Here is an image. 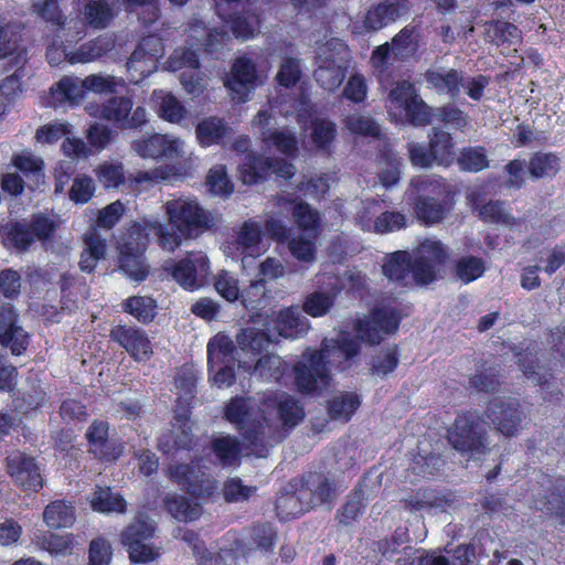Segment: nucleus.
I'll return each instance as SVG.
<instances>
[{
  "label": "nucleus",
  "instance_id": "f257e3e1",
  "mask_svg": "<svg viewBox=\"0 0 565 565\" xmlns=\"http://www.w3.org/2000/svg\"><path fill=\"white\" fill-rule=\"evenodd\" d=\"M225 416L237 425L249 454L265 458L269 448L281 441L302 420L305 413L295 397L277 393L265 399L263 420L254 417L248 402L244 398L232 399L226 406Z\"/></svg>",
  "mask_w": 565,
  "mask_h": 565
},
{
  "label": "nucleus",
  "instance_id": "f03ea898",
  "mask_svg": "<svg viewBox=\"0 0 565 565\" xmlns=\"http://www.w3.org/2000/svg\"><path fill=\"white\" fill-rule=\"evenodd\" d=\"M360 342L349 333L337 339H324L320 350H307L295 366L296 383L303 393L320 392L331 382L329 366L344 370V362L356 356Z\"/></svg>",
  "mask_w": 565,
  "mask_h": 565
},
{
  "label": "nucleus",
  "instance_id": "7ed1b4c3",
  "mask_svg": "<svg viewBox=\"0 0 565 565\" xmlns=\"http://www.w3.org/2000/svg\"><path fill=\"white\" fill-rule=\"evenodd\" d=\"M171 227L159 221L145 223L148 234L157 237L159 246L168 252H174L182 237L194 238L212 225L211 214L205 211L196 200L180 196L168 200L164 204Z\"/></svg>",
  "mask_w": 565,
  "mask_h": 565
},
{
  "label": "nucleus",
  "instance_id": "20e7f679",
  "mask_svg": "<svg viewBox=\"0 0 565 565\" xmlns=\"http://www.w3.org/2000/svg\"><path fill=\"white\" fill-rule=\"evenodd\" d=\"M247 143H233L236 152L241 180L245 184H255L265 180L271 173L289 179L295 174V168L287 160L271 154H257L247 151Z\"/></svg>",
  "mask_w": 565,
  "mask_h": 565
},
{
  "label": "nucleus",
  "instance_id": "39448f33",
  "mask_svg": "<svg viewBox=\"0 0 565 565\" xmlns=\"http://www.w3.org/2000/svg\"><path fill=\"white\" fill-rule=\"evenodd\" d=\"M53 218L41 213L31 220L12 222L0 227L3 244L19 252H25L35 241H46L56 230Z\"/></svg>",
  "mask_w": 565,
  "mask_h": 565
},
{
  "label": "nucleus",
  "instance_id": "423d86ee",
  "mask_svg": "<svg viewBox=\"0 0 565 565\" xmlns=\"http://www.w3.org/2000/svg\"><path fill=\"white\" fill-rule=\"evenodd\" d=\"M438 186V182L429 177H416L411 180L405 192L407 200L414 205L417 218L426 224L439 223L449 211L446 203L428 195Z\"/></svg>",
  "mask_w": 565,
  "mask_h": 565
},
{
  "label": "nucleus",
  "instance_id": "0eeeda50",
  "mask_svg": "<svg viewBox=\"0 0 565 565\" xmlns=\"http://www.w3.org/2000/svg\"><path fill=\"white\" fill-rule=\"evenodd\" d=\"M154 533V523L145 513H138L120 533V541L127 547L132 563H148L159 557L158 548L147 543Z\"/></svg>",
  "mask_w": 565,
  "mask_h": 565
},
{
  "label": "nucleus",
  "instance_id": "6e6552de",
  "mask_svg": "<svg viewBox=\"0 0 565 565\" xmlns=\"http://www.w3.org/2000/svg\"><path fill=\"white\" fill-rule=\"evenodd\" d=\"M162 268L180 286L189 290L204 286L210 275V262L202 252H191L178 262L166 260Z\"/></svg>",
  "mask_w": 565,
  "mask_h": 565
},
{
  "label": "nucleus",
  "instance_id": "1a4fd4ad",
  "mask_svg": "<svg viewBox=\"0 0 565 565\" xmlns=\"http://www.w3.org/2000/svg\"><path fill=\"white\" fill-rule=\"evenodd\" d=\"M401 316L392 307L373 309L355 323L356 338L369 344H379L385 335L398 329Z\"/></svg>",
  "mask_w": 565,
  "mask_h": 565
},
{
  "label": "nucleus",
  "instance_id": "9d476101",
  "mask_svg": "<svg viewBox=\"0 0 565 565\" xmlns=\"http://www.w3.org/2000/svg\"><path fill=\"white\" fill-rule=\"evenodd\" d=\"M412 257L417 286H426L436 280L437 271L448 259V253L440 241L426 238L417 246Z\"/></svg>",
  "mask_w": 565,
  "mask_h": 565
},
{
  "label": "nucleus",
  "instance_id": "9b49d317",
  "mask_svg": "<svg viewBox=\"0 0 565 565\" xmlns=\"http://www.w3.org/2000/svg\"><path fill=\"white\" fill-rule=\"evenodd\" d=\"M414 4L412 0H380L372 3L362 17V28L366 33H375L407 18Z\"/></svg>",
  "mask_w": 565,
  "mask_h": 565
},
{
  "label": "nucleus",
  "instance_id": "f8f14e48",
  "mask_svg": "<svg viewBox=\"0 0 565 565\" xmlns=\"http://www.w3.org/2000/svg\"><path fill=\"white\" fill-rule=\"evenodd\" d=\"M487 431L484 424L473 416H460L456 419L448 439L452 447L461 452L483 454Z\"/></svg>",
  "mask_w": 565,
  "mask_h": 565
},
{
  "label": "nucleus",
  "instance_id": "ddd939ff",
  "mask_svg": "<svg viewBox=\"0 0 565 565\" xmlns=\"http://www.w3.org/2000/svg\"><path fill=\"white\" fill-rule=\"evenodd\" d=\"M168 477L196 498H210L217 489L216 481L194 461L170 466Z\"/></svg>",
  "mask_w": 565,
  "mask_h": 565
},
{
  "label": "nucleus",
  "instance_id": "4468645a",
  "mask_svg": "<svg viewBox=\"0 0 565 565\" xmlns=\"http://www.w3.org/2000/svg\"><path fill=\"white\" fill-rule=\"evenodd\" d=\"M257 85L258 71L256 64L249 57H236L224 81V86L230 90L232 99L239 104L246 103Z\"/></svg>",
  "mask_w": 565,
  "mask_h": 565
},
{
  "label": "nucleus",
  "instance_id": "2eb2a0df",
  "mask_svg": "<svg viewBox=\"0 0 565 565\" xmlns=\"http://www.w3.org/2000/svg\"><path fill=\"white\" fill-rule=\"evenodd\" d=\"M146 246V235L137 227L119 247V268L132 280L142 281L149 274L143 258Z\"/></svg>",
  "mask_w": 565,
  "mask_h": 565
},
{
  "label": "nucleus",
  "instance_id": "dca6fc26",
  "mask_svg": "<svg viewBox=\"0 0 565 565\" xmlns=\"http://www.w3.org/2000/svg\"><path fill=\"white\" fill-rule=\"evenodd\" d=\"M486 416L507 437L514 436L525 418L520 403L512 398H493L488 405Z\"/></svg>",
  "mask_w": 565,
  "mask_h": 565
},
{
  "label": "nucleus",
  "instance_id": "f3484780",
  "mask_svg": "<svg viewBox=\"0 0 565 565\" xmlns=\"http://www.w3.org/2000/svg\"><path fill=\"white\" fill-rule=\"evenodd\" d=\"M163 45L156 36L143 38L127 62L128 72L137 78L142 81L150 76L157 70L159 57L162 56Z\"/></svg>",
  "mask_w": 565,
  "mask_h": 565
},
{
  "label": "nucleus",
  "instance_id": "a211bd4d",
  "mask_svg": "<svg viewBox=\"0 0 565 565\" xmlns=\"http://www.w3.org/2000/svg\"><path fill=\"white\" fill-rule=\"evenodd\" d=\"M396 565H477L475 550L468 545L458 546L450 556L431 555L425 551L406 548Z\"/></svg>",
  "mask_w": 565,
  "mask_h": 565
},
{
  "label": "nucleus",
  "instance_id": "6ab92c4d",
  "mask_svg": "<svg viewBox=\"0 0 565 565\" xmlns=\"http://www.w3.org/2000/svg\"><path fill=\"white\" fill-rule=\"evenodd\" d=\"M109 337L137 362H146L153 354L150 339L143 330L137 327L115 326L110 330Z\"/></svg>",
  "mask_w": 565,
  "mask_h": 565
},
{
  "label": "nucleus",
  "instance_id": "aec40b11",
  "mask_svg": "<svg viewBox=\"0 0 565 565\" xmlns=\"http://www.w3.org/2000/svg\"><path fill=\"white\" fill-rule=\"evenodd\" d=\"M181 143H134V151L143 159L161 160L179 173L191 166V153Z\"/></svg>",
  "mask_w": 565,
  "mask_h": 565
},
{
  "label": "nucleus",
  "instance_id": "412c9836",
  "mask_svg": "<svg viewBox=\"0 0 565 565\" xmlns=\"http://www.w3.org/2000/svg\"><path fill=\"white\" fill-rule=\"evenodd\" d=\"M81 30L77 35L85 34V28L104 30L110 25L115 18L113 4L109 0H76Z\"/></svg>",
  "mask_w": 565,
  "mask_h": 565
},
{
  "label": "nucleus",
  "instance_id": "4be33fe9",
  "mask_svg": "<svg viewBox=\"0 0 565 565\" xmlns=\"http://www.w3.org/2000/svg\"><path fill=\"white\" fill-rule=\"evenodd\" d=\"M7 467L14 482L24 490L36 492L43 487V479L34 458L14 452L7 458Z\"/></svg>",
  "mask_w": 565,
  "mask_h": 565
},
{
  "label": "nucleus",
  "instance_id": "5701e85b",
  "mask_svg": "<svg viewBox=\"0 0 565 565\" xmlns=\"http://www.w3.org/2000/svg\"><path fill=\"white\" fill-rule=\"evenodd\" d=\"M468 200L482 221L487 223L501 224L507 227H513L516 224L514 216L505 209L504 202L490 201L484 203L479 190L471 191L468 194Z\"/></svg>",
  "mask_w": 565,
  "mask_h": 565
},
{
  "label": "nucleus",
  "instance_id": "b1692460",
  "mask_svg": "<svg viewBox=\"0 0 565 565\" xmlns=\"http://www.w3.org/2000/svg\"><path fill=\"white\" fill-rule=\"evenodd\" d=\"M408 151L413 164L423 168L435 162L448 166L455 159L452 143H414Z\"/></svg>",
  "mask_w": 565,
  "mask_h": 565
},
{
  "label": "nucleus",
  "instance_id": "393cba45",
  "mask_svg": "<svg viewBox=\"0 0 565 565\" xmlns=\"http://www.w3.org/2000/svg\"><path fill=\"white\" fill-rule=\"evenodd\" d=\"M422 41V26L411 22L403 26L391 40L393 60L405 62L417 55Z\"/></svg>",
  "mask_w": 565,
  "mask_h": 565
},
{
  "label": "nucleus",
  "instance_id": "a878e982",
  "mask_svg": "<svg viewBox=\"0 0 565 565\" xmlns=\"http://www.w3.org/2000/svg\"><path fill=\"white\" fill-rule=\"evenodd\" d=\"M317 68L313 72L316 82L326 90L334 92L341 86L347 75V67L339 64L329 53L316 57Z\"/></svg>",
  "mask_w": 565,
  "mask_h": 565
},
{
  "label": "nucleus",
  "instance_id": "bb28decb",
  "mask_svg": "<svg viewBox=\"0 0 565 565\" xmlns=\"http://www.w3.org/2000/svg\"><path fill=\"white\" fill-rule=\"evenodd\" d=\"M383 274L402 286L417 285L413 257L407 252L393 253L383 265Z\"/></svg>",
  "mask_w": 565,
  "mask_h": 565
},
{
  "label": "nucleus",
  "instance_id": "cd10ccee",
  "mask_svg": "<svg viewBox=\"0 0 565 565\" xmlns=\"http://www.w3.org/2000/svg\"><path fill=\"white\" fill-rule=\"evenodd\" d=\"M96 457L105 460H115L122 452L120 445L108 439V425L105 422H94L86 433Z\"/></svg>",
  "mask_w": 565,
  "mask_h": 565
},
{
  "label": "nucleus",
  "instance_id": "c85d7f7f",
  "mask_svg": "<svg viewBox=\"0 0 565 565\" xmlns=\"http://www.w3.org/2000/svg\"><path fill=\"white\" fill-rule=\"evenodd\" d=\"M84 245L78 265L82 271L92 273L98 260L106 255V239L102 237L98 230L90 227L84 234Z\"/></svg>",
  "mask_w": 565,
  "mask_h": 565
},
{
  "label": "nucleus",
  "instance_id": "c756f323",
  "mask_svg": "<svg viewBox=\"0 0 565 565\" xmlns=\"http://www.w3.org/2000/svg\"><path fill=\"white\" fill-rule=\"evenodd\" d=\"M50 94L55 104L76 105L81 103L86 95L84 79L63 76L50 88Z\"/></svg>",
  "mask_w": 565,
  "mask_h": 565
},
{
  "label": "nucleus",
  "instance_id": "7c9ffc66",
  "mask_svg": "<svg viewBox=\"0 0 565 565\" xmlns=\"http://www.w3.org/2000/svg\"><path fill=\"white\" fill-rule=\"evenodd\" d=\"M115 46V42L107 35H98L97 38L83 43L77 50L70 52L68 63L85 64L98 60L110 52Z\"/></svg>",
  "mask_w": 565,
  "mask_h": 565
},
{
  "label": "nucleus",
  "instance_id": "2f4dec72",
  "mask_svg": "<svg viewBox=\"0 0 565 565\" xmlns=\"http://www.w3.org/2000/svg\"><path fill=\"white\" fill-rule=\"evenodd\" d=\"M425 79L429 87L439 94L449 95L452 99L459 96L460 88L465 85L461 73L455 68H450L446 73L438 70H428L425 73Z\"/></svg>",
  "mask_w": 565,
  "mask_h": 565
},
{
  "label": "nucleus",
  "instance_id": "473e14b6",
  "mask_svg": "<svg viewBox=\"0 0 565 565\" xmlns=\"http://www.w3.org/2000/svg\"><path fill=\"white\" fill-rule=\"evenodd\" d=\"M163 507L179 522H192L202 514V508L198 502L178 493H168L163 499Z\"/></svg>",
  "mask_w": 565,
  "mask_h": 565
},
{
  "label": "nucleus",
  "instance_id": "72a5a7b5",
  "mask_svg": "<svg viewBox=\"0 0 565 565\" xmlns=\"http://www.w3.org/2000/svg\"><path fill=\"white\" fill-rule=\"evenodd\" d=\"M301 489L310 492L307 500L310 502L311 509L332 502L337 497L335 486L321 473L309 475Z\"/></svg>",
  "mask_w": 565,
  "mask_h": 565
},
{
  "label": "nucleus",
  "instance_id": "f704fd0d",
  "mask_svg": "<svg viewBox=\"0 0 565 565\" xmlns=\"http://www.w3.org/2000/svg\"><path fill=\"white\" fill-rule=\"evenodd\" d=\"M309 491L301 488L295 492H286L278 497L276 501V510L281 519L296 518L303 512L311 510L308 502Z\"/></svg>",
  "mask_w": 565,
  "mask_h": 565
},
{
  "label": "nucleus",
  "instance_id": "c9c22d12",
  "mask_svg": "<svg viewBox=\"0 0 565 565\" xmlns=\"http://www.w3.org/2000/svg\"><path fill=\"white\" fill-rule=\"evenodd\" d=\"M235 345L233 340L224 334L217 333L207 343L209 372L217 365L234 364Z\"/></svg>",
  "mask_w": 565,
  "mask_h": 565
},
{
  "label": "nucleus",
  "instance_id": "e433bc0d",
  "mask_svg": "<svg viewBox=\"0 0 565 565\" xmlns=\"http://www.w3.org/2000/svg\"><path fill=\"white\" fill-rule=\"evenodd\" d=\"M372 487L367 486L366 478L360 483L354 493L338 510L337 520L340 524L350 525L362 514L363 500L372 495Z\"/></svg>",
  "mask_w": 565,
  "mask_h": 565
},
{
  "label": "nucleus",
  "instance_id": "4c0bfd02",
  "mask_svg": "<svg viewBox=\"0 0 565 565\" xmlns=\"http://www.w3.org/2000/svg\"><path fill=\"white\" fill-rule=\"evenodd\" d=\"M518 363L525 379L532 384L550 386L552 374L544 365L540 364L539 358L535 353L529 351L520 353L518 356Z\"/></svg>",
  "mask_w": 565,
  "mask_h": 565
},
{
  "label": "nucleus",
  "instance_id": "58836bf2",
  "mask_svg": "<svg viewBox=\"0 0 565 565\" xmlns=\"http://www.w3.org/2000/svg\"><path fill=\"white\" fill-rule=\"evenodd\" d=\"M340 288L331 286L328 290H318L309 294L302 305L303 311L311 317L327 315L334 305Z\"/></svg>",
  "mask_w": 565,
  "mask_h": 565
},
{
  "label": "nucleus",
  "instance_id": "ea45409f",
  "mask_svg": "<svg viewBox=\"0 0 565 565\" xmlns=\"http://www.w3.org/2000/svg\"><path fill=\"white\" fill-rule=\"evenodd\" d=\"M237 246L248 256L256 257L264 252L262 244L260 225L248 220L243 223L236 238Z\"/></svg>",
  "mask_w": 565,
  "mask_h": 565
},
{
  "label": "nucleus",
  "instance_id": "a19ab883",
  "mask_svg": "<svg viewBox=\"0 0 565 565\" xmlns=\"http://www.w3.org/2000/svg\"><path fill=\"white\" fill-rule=\"evenodd\" d=\"M343 124L344 128L352 135L376 138L379 141H388L387 138L382 139L381 126L371 116L351 114L343 119Z\"/></svg>",
  "mask_w": 565,
  "mask_h": 565
},
{
  "label": "nucleus",
  "instance_id": "79ce46f5",
  "mask_svg": "<svg viewBox=\"0 0 565 565\" xmlns=\"http://www.w3.org/2000/svg\"><path fill=\"white\" fill-rule=\"evenodd\" d=\"M93 510L102 513H124L126 511V501L118 492H113L110 488L98 487L90 497Z\"/></svg>",
  "mask_w": 565,
  "mask_h": 565
},
{
  "label": "nucleus",
  "instance_id": "37998d69",
  "mask_svg": "<svg viewBox=\"0 0 565 565\" xmlns=\"http://www.w3.org/2000/svg\"><path fill=\"white\" fill-rule=\"evenodd\" d=\"M43 520L51 529L68 527L75 521L74 508L64 501H53L44 509Z\"/></svg>",
  "mask_w": 565,
  "mask_h": 565
},
{
  "label": "nucleus",
  "instance_id": "c03bdc74",
  "mask_svg": "<svg viewBox=\"0 0 565 565\" xmlns=\"http://www.w3.org/2000/svg\"><path fill=\"white\" fill-rule=\"evenodd\" d=\"M486 34L489 41L497 46L511 45L521 41L520 29L511 22L501 20L488 23Z\"/></svg>",
  "mask_w": 565,
  "mask_h": 565
},
{
  "label": "nucleus",
  "instance_id": "a18cd8bd",
  "mask_svg": "<svg viewBox=\"0 0 565 565\" xmlns=\"http://www.w3.org/2000/svg\"><path fill=\"white\" fill-rule=\"evenodd\" d=\"M358 218L364 230H374L376 233L397 231L406 225V216L401 212L394 211L383 212L373 223L370 220H364L361 212L358 214Z\"/></svg>",
  "mask_w": 565,
  "mask_h": 565
},
{
  "label": "nucleus",
  "instance_id": "49530a36",
  "mask_svg": "<svg viewBox=\"0 0 565 565\" xmlns=\"http://www.w3.org/2000/svg\"><path fill=\"white\" fill-rule=\"evenodd\" d=\"M360 404L355 393L342 392L329 402V415L332 419L348 422Z\"/></svg>",
  "mask_w": 565,
  "mask_h": 565
},
{
  "label": "nucleus",
  "instance_id": "de8ad7c7",
  "mask_svg": "<svg viewBox=\"0 0 565 565\" xmlns=\"http://www.w3.org/2000/svg\"><path fill=\"white\" fill-rule=\"evenodd\" d=\"M231 132V127L225 119L210 116L198 122L195 127L199 141H220Z\"/></svg>",
  "mask_w": 565,
  "mask_h": 565
},
{
  "label": "nucleus",
  "instance_id": "09e8293b",
  "mask_svg": "<svg viewBox=\"0 0 565 565\" xmlns=\"http://www.w3.org/2000/svg\"><path fill=\"white\" fill-rule=\"evenodd\" d=\"M274 341V335L254 327L243 329L236 337V342L242 350L254 353L262 352Z\"/></svg>",
  "mask_w": 565,
  "mask_h": 565
},
{
  "label": "nucleus",
  "instance_id": "8fccbe9b",
  "mask_svg": "<svg viewBox=\"0 0 565 565\" xmlns=\"http://www.w3.org/2000/svg\"><path fill=\"white\" fill-rule=\"evenodd\" d=\"M212 449L222 466H237L239 463L241 446L236 438L231 436L218 437L213 440Z\"/></svg>",
  "mask_w": 565,
  "mask_h": 565
},
{
  "label": "nucleus",
  "instance_id": "3c124183",
  "mask_svg": "<svg viewBox=\"0 0 565 565\" xmlns=\"http://www.w3.org/2000/svg\"><path fill=\"white\" fill-rule=\"evenodd\" d=\"M132 100L126 96L111 97L102 104L99 116L122 126L132 109Z\"/></svg>",
  "mask_w": 565,
  "mask_h": 565
},
{
  "label": "nucleus",
  "instance_id": "603ef678",
  "mask_svg": "<svg viewBox=\"0 0 565 565\" xmlns=\"http://www.w3.org/2000/svg\"><path fill=\"white\" fill-rule=\"evenodd\" d=\"M318 234H299L288 241L290 254L299 262L312 264L316 260V238Z\"/></svg>",
  "mask_w": 565,
  "mask_h": 565
},
{
  "label": "nucleus",
  "instance_id": "864d4df0",
  "mask_svg": "<svg viewBox=\"0 0 565 565\" xmlns=\"http://www.w3.org/2000/svg\"><path fill=\"white\" fill-rule=\"evenodd\" d=\"M121 127L145 131L147 136L142 137L138 141H179L177 138L170 139L168 135L150 131V124L147 119L146 109L141 106H138L130 117L128 116Z\"/></svg>",
  "mask_w": 565,
  "mask_h": 565
},
{
  "label": "nucleus",
  "instance_id": "5fc2aeb1",
  "mask_svg": "<svg viewBox=\"0 0 565 565\" xmlns=\"http://www.w3.org/2000/svg\"><path fill=\"white\" fill-rule=\"evenodd\" d=\"M22 77L23 72L21 70H17L0 83V119L6 114L7 108L22 93Z\"/></svg>",
  "mask_w": 565,
  "mask_h": 565
},
{
  "label": "nucleus",
  "instance_id": "6e6d98bb",
  "mask_svg": "<svg viewBox=\"0 0 565 565\" xmlns=\"http://www.w3.org/2000/svg\"><path fill=\"white\" fill-rule=\"evenodd\" d=\"M83 141L73 136L72 126L67 122L53 121L41 126L35 131V141Z\"/></svg>",
  "mask_w": 565,
  "mask_h": 565
},
{
  "label": "nucleus",
  "instance_id": "4d7b16f0",
  "mask_svg": "<svg viewBox=\"0 0 565 565\" xmlns=\"http://www.w3.org/2000/svg\"><path fill=\"white\" fill-rule=\"evenodd\" d=\"M273 116L268 110H259L253 120V125L260 131V141H297L296 137L289 132L271 129Z\"/></svg>",
  "mask_w": 565,
  "mask_h": 565
},
{
  "label": "nucleus",
  "instance_id": "13d9d810",
  "mask_svg": "<svg viewBox=\"0 0 565 565\" xmlns=\"http://www.w3.org/2000/svg\"><path fill=\"white\" fill-rule=\"evenodd\" d=\"M125 310L140 322L148 323L156 317V301L150 297L134 296L126 300Z\"/></svg>",
  "mask_w": 565,
  "mask_h": 565
},
{
  "label": "nucleus",
  "instance_id": "bf43d9fd",
  "mask_svg": "<svg viewBox=\"0 0 565 565\" xmlns=\"http://www.w3.org/2000/svg\"><path fill=\"white\" fill-rule=\"evenodd\" d=\"M84 85L87 92L95 94H115L117 88L125 87L126 83L122 78L113 75L90 74L84 78Z\"/></svg>",
  "mask_w": 565,
  "mask_h": 565
},
{
  "label": "nucleus",
  "instance_id": "052dcab7",
  "mask_svg": "<svg viewBox=\"0 0 565 565\" xmlns=\"http://www.w3.org/2000/svg\"><path fill=\"white\" fill-rule=\"evenodd\" d=\"M443 466L444 460L438 455L420 448L412 460L411 469L418 476H433L439 472Z\"/></svg>",
  "mask_w": 565,
  "mask_h": 565
},
{
  "label": "nucleus",
  "instance_id": "680f3d73",
  "mask_svg": "<svg viewBox=\"0 0 565 565\" xmlns=\"http://www.w3.org/2000/svg\"><path fill=\"white\" fill-rule=\"evenodd\" d=\"M256 490V487L244 484L242 479L234 477L224 482L222 493L226 502L238 503L247 501Z\"/></svg>",
  "mask_w": 565,
  "mask_h": 565
},
{
  "label": "nucleus",
  "instance_id": "e2e57ef3",
  "mask_svg": "<svg viewBox=\"0 0 565 565\" xmlns=\"http://www.w3.org/2000/svg\"><path fill=\"white\" fill-rule=\"evenodd\" d=\"M292 216L297 226L306 233L318 234L320 225L319 213L307 203H298L294 206Z\"/></svg>",
  "mask_w": 565,
  "mask_h": 565
},
{
  "label": "nucleus",
  "instance_id": "0e129e2a",
  "mask_svg": "<svg viewBox=\"0 0 565 565\" xmlns=\"http://www.w3.org/2000/svg\"><path fill=\"white\" fill-rule=\"evenodd\" d=\"M285 372V363L276 354L262 356L254 366L253 373L259 377L270 381L279 380Z\"/></svg>",
  "mask_w": 565,
  "mask_h": 565
},
{
  "label": "nucleus",
  "instance_id": "69168bd1",
  "mask_svg": "<svg viewBox=\"0 0 565 565\" xmlns=\"http://www.w3.org/2000/svg\"><path fill=\"white\" fill-rule=\"evenodd\" d=\"M276 324L278 334L284 338H294L305 328L298 311L292 308L281 310L278 315Z\"/></svg>",
  "mask_w": 565,
  "mask_h": 565
},
{
  "label": "nucleus",
  "instance_id": "338daca9",
  "mask_svg": "<svg viewBox=\"0 0 565 565\" xmlns=\"http://www.w3.org/2000/svg\"><path fill=\"white\" fill-rule=\"evenodd\" d=\"M558 169V159L553 153H536L529 163V171L534 178L553 175Z\"/></svg>",
  "mask_w": 565,
  "mask_h": 565
},
{
  "label": "nucleus",
  "instance_id": "774afa93",
  "mask_svg": "<svg viewBox=\"0 0 565 565\" xmlns=\"http://www.w3.org/2000/svg\"><path fill=\"white\" fill-rule=\"evenodd\" d=\"M541 509L547 512L565 518V478H558L553 491L542 501Z\"/></svg>",
  "mask_w": 565,
  "mask_h": 565
}]
</instances>
